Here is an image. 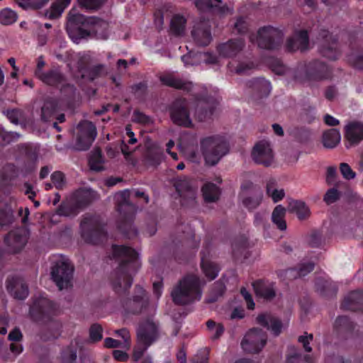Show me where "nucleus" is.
Instances as JSON below:
<instances>
[{
    "mask_svg": "<svg viewBox=\"0 0 363 363\" xmlns=\"http://www.w3.org/2000/svg\"><path fill=\"white\" fill-rule=\"evenodd\" d=\"M77 360V352L75 350L67 348L62 352V363H75Z\"/></svg>",
    "mask_w": 363,
    "mask_h": 363,
    "instance_id": "nucleus-42",
    "label": "nucleus"
},
{
    "mask_svg": "<svg viewBox=\"0 0 363 363\" xmlns=\"http://www.w3.org/2000/svg\"><path fill=\"white\" fill-rule=\"evenodd\" d=\"M175 187L180 196L194 199L196 194L195 189L190 184V181L184 177L177 180Z\"/></svg>",
    "mask_w": 363,
    "mask_h": 363,
    "instance_id": "nucleus-26",
    "label": "nucleus"
},
{
    "mask_svg": "<svg viewBox=\"0 0 363 363\" xmlns=\"http://www.w3.org/2000/svg\"><path fill=\"white\" fill-rule=\"evenodd\" d=\"M104 73V67L102 65H97L82 71V77L89 80H94Z\"/></svg>",
    "mask_w": 363,
    "mask_h": 363,
    "instance_id": "nucleus-36",
    "label": "nucleus"
},
{
    "mask_svg": "<svg viewBox=\"0 0 363 363\" xmlns=\"http://www.w3.org/2000/svg\"><path fill=\"white\" fill-rule=\"evenodd\" d=\"M90 168L95 171L104 169V160L101 152L99 150H95L89 158Z\"/></svg>",
    "mask_w": 363,
    "mask_h": 363,
    "instance_id": "nucleus-34",
    "label": "nucleus"
},
{
    "mask_svg": "<svg viewBox=\"0 0 363 363\" xmlns=\"http://www.w3.org/2000/svg\"><path fill=\"white\" fill-rule=\"evenodd\" d=\"M240 200L249 210L256 208L262 201V192L252 183H247L241 186Z\"/></svg>",
    "mask_w": 363,
    "mask_h": 363,
    "instance_id": "nucleus-10",
    "label": "nucleus"
},
{
    "mask_svg": "<svg viewBox=\"0 0 363 363\" xmlns=\"http://www.w3.org/2000/svg\"><path fill=\"white\" fill-rule=\"evenodd\" d=\"M208 353L206 350H203L198 352L194 358V363H208Z\"/></svg>",
    "mask_w": 363,
    "mask_h": 363,
    "instance_id": "nucleus-53",
    "label": "nucleus"
},
{
    "mask_svg": "<svg viewBox=\"0 0 363 363\" xmlns=\"http://www.w3.org/2000/svg\"><path fill=\"white\" fill-rule=\"evenodd\" d=\"M177 359L181 363L186 362V354L184 349H180L177 353Z\"/></svg>",
    "mask_w": 363,
    "mask_h": 363,
    "instance_id": "nucleus-64",
    "label": "nucleus"
},
{
    "mask_svg": "<svg viewBox=\"0 0 363 363\" xmlns=\"http://www.w3.org/2000/svg\"><path fill=\"white\" fill-rule=\"evenodd\" d=\"M235 27L238 32H243L246 28L245 21L242 18H238L235 24Z\"/></svg>",
    "mask_w": 363,
    "mask_h": 363,
    "instance_id": "nucleus-63",
    "label": "nucleus"
},
{
    "mask_svg": "<svg viewBox=\"0 0 363 363\" xmlns=\"http://www.w3.org/2000/svg\"><path fill=\"white\" fill-rule=\"evenodd\" d=\"M254 67L252 63H242L238 67L235 69V72L239 74H242L247 72L248 70Z\"/></svg>",
    "mask_w": 363,
    "mask_h": 363,
    "instance_id": "nucleus-57",
    "label": "nucleus"
},
{
    "mask_svg": "<svg viewBox=\"0 0 363 363\" xmlns=\"http://www.w3.org/2000/svg\"><path fill=\"white\" fill-rule=\"evenodd\" d=\"M52 182L57 189H62L65 184L64 174L60 172H55L51 176Z\"/></svg>",
    "mask_w": 363,
    "mask_h": 363,
    "instance_id": "nucleus-47",
    "label": "nucleus"
},
{
    "mask_svg": "<svg viewBox=\"0 0 363 363\" xmlns=\"http://www.w3.org/2000/svg\"><path fill=\"white\" fill-rule=\"evenodd\" d=\"M362 299V293L361 291H353L345 298L343 306L351 310H355L357 308L354 305L356 303H359Z\"/></svg>",
    "mask_w": 363,
    "mask_h": 363,
    "instance_id": "nucleus-35",
    "label": "nucleus"
},
{
    "mask_svg": "<svg viewBox=\"0 0 363 363\" xmlns=\"http://www.w3.org/2000/svg\"><path fill=\"white\" fill-rule=\"evenodd\" d=\"M17 14L10 9H4L0 11V23L10 25L16 22Z\"/></svg>",
    "mask_w": 363,
    "mask_h": 363,
    "instance_id": "nucleus-37",
    "label": "nucleus"
},
{
    "mask_svg": "<svg viewBox=\"0 0 363 363\" xmlns=\"http://www.w3.org/2000/svg\"><path fill=\"white\" fill-rule=\"evenodd\" d=\"M186 19L179 14L174 15L171 21V28L173 32L180 35L183 34L185 28Z\"/></svg>",
    "mask_w": 363,
    "mask_h": 363,
    "instance_id": "nucleus-33",
    "label": "nucleus"
},
{
    "mask_svg": "<svg viewBox=\"0 0 363 363\" xmlns=\"http://www.w3.org/2000/svg\"><path fill=\"white\" fill-rule=\"evenodd\" d=\"M313 269V264L312 263H308L303 267L299 269L298 275L299 277L305 276L308 272L312 271Z\"/></svg>",
    "mask_w": 363,
    "mask_h": 363,
    "instance_id": "nucleus-61",
    "label": "nucleus"
},
{
    "mask_svg": "<svg viewBox=\"0 0 363 363\" xmlns=\"http://www.w3.org/2000/svg\"><path fill=\"white\" fill-rule=\"evenodd\" d=\"M81 6L87 9H95L99 7L102 3V0H78Z\"/></svg>",
    "mask_w": 363,
    "mask_h": 363,
    "instance_id": "nucleus-50",
    "label": "nucleus"
},
{
    "mask_svg": "<svg viewBox=\"0 0 363 363\" xmlns=\"http://www.w3.org/2000/svg\"><path fill=\"white\" fill-rule=\"evenodd\" d=\"M21 337L22 334L17 328L13 330L9 335V339L11 341H18Z\"/></svg>",
    "mask_w": 363,
    "mask_h": 363,
    "instance_id": "nucleus-59",
    "label": "nucleus"
},
{
    "mask_svg": "<svg viewBox=\"0 0 363 363\" xmlns=\"http://www.w3.org/2000/svg\"><path fill=\"white\" fill-rule=\"evenodd\" d=\"M285 213L286 209L281 205H278L274 209L272 215V222L281 230L286 229V223L284 220Z\"/></svg>",
    "mask_w": 363,
    "mask_h": 363,
    "instance_id": "nucleus-30",
    "label": "nucleus"
},
{
    "mask_svg": "<svg viewBox=\"0 0 363 363\" xmlns=\"http://www.w3.org/2000/svg\"><path fill=\"white\" fill-rule=\"evenodd\" d=\"M267 340L266 333L260 329L253 328L246 333L240 345L246 353L259 352L265 346Z\"/></svg>",
    "mask_w": 363,
    "mask_h": 363,
    "instance_id": "nucleus-6",
    "label": "nucleus"
},
{
    "mask_svg": "<svg viewBox=\"0 0 363 363\" xmlns=\"http://www.w3.org/2000/svg\"><path fill=\"white\" fill-rule=\"evenodd\" d=\"M340 140L341 135L335 128L324 131L322 135V143L326 148H334L340 143Z\"/></svg>",
    "mask_w": 363,
    "mask_h": 363,
    "instance_id": "nucleus-25",
    "label": "nucleus"
},
{
    "mask_svg": "<svg viewBox=\"0 0 363 363\" xmlns=\"http://www.w3.org/2000/svg\"><path fill=\"white\" fill-rule=\"evenodd\" d=\"M128 351V350H116L113 352V356L114 359L117 361L126 362L129 358V355L127 352Z\"/></svg>",
    "mask_w": 363,
    "mask_h": 363,
    "instance_id": "nucleus-52",
    "label": "nucleus"
},
{
    "mask_svg": "<svg viewBox=\"0 0 363 363\" xmlns=\"http://www.w3.org/2000/svg\"><path fill=\"white\" fill-rule=\"evenodd\" d=\"M133 305L135 307L134 312L138 313L142 311H145L149 306L148 298L145 293V291L141 287L137 288V295H135L133 300Z\"/></svg>",
    "mask_w": 363,
    "mask_h": 363,
    "instance_id": "nucleus-28",
    "label": "nucleus"
},
{
    "mask_svg": "<svg viewBox=\"0 0 363 363\" xmlns=\"http://www.w3.org/2000/svg\"><path fill=\"white\" fill-rule=\"evenodd\" d=\"M67 6L57 0V3L53 4L47 12V16L50 18H58L62 13Z\"/></svg>",
    "mask_w": 363,
    "mask_h": 363,
    "instance_id": "nucleus-40",
    "label": "nucleus"
},
{
    "mask_svg": "<svg viewBox=\"0 0 363 363\" xmlns=\"http://www.w3.org/2000/svg\"><path fill=\"white\" fill-rule=\"evenodd\" d=\"M159 337V329L157 325L152 320L140 324L137 330V345L133 350V359L138 361L144 354L145 351Z\"/></svg>",
    "mask_w": 363,
    "mask_h": 363,
    "instance_id": "nucleus-5",
    "label": "nucleus"
},
{
    "mask_svg": "<svg viewBox=\"0 0 363 363\" xmlns=\"http://www.w3.org/2000/svg\"><path fill=\"white\" fill-rule=\"evenodd\" d=\"M162 82L168 86H174L177 89H186V85L179 79H174L172 77H164L161 79Z\"/></svg>",
    "mask_w": 363,
    "mask_h": 363,
    "instance_id": "nucleus-44",
    "label": "nucleus"
},
{
    "mask_svg": "<svg viewBox=\"0 0 363 363\" xmlns=\"http://www.w3.org/2000/svg\"><path fill=\"white\" fill-rule=\"evenodd\" d=\"M116 334L122 340H115L107 337L104 340L105 346L109 348H121L123 350H129L130 348V334L126 329L116 330Z\"/></svg>",
    "mask_w": 363,
    "mask_h": 363,
    "instance_id": "nucleus-16",
    "label": "nucleus"
},
{
    "mask_svg": "<svg viewBox=\"0 0 363 363\" xmlns=\"http://www.w3.org/2000/svg\"><path fill=\"white\" fill-rule=\"evenodd\" d=\"M267 194L272 198L274 203L281 201L285 196L283 189L277 187V182L274 179H270L267 184Z\"/></svg>",
    "mask_w": 363,
    "mask_h": 363,
    "instance_id": "nucleus-29",
    "label": "nucleus"
},
{
    "mask_svg": "<svg viewBox=\"0 0 363 363\" xmlns=\"http://www.w3.org/2000/svg\"><path fill=\"white\" fill-rule=\"evenodd\" d=\"M102 337V328L99 325H94L90 328V339L93 342L99 341Z\"/></svg>",
    "mask_w": 363,
    "mask_h": 363,
    "instance_id": "nucleus-49",
    "label": "nucleus"
},
{
    "mask_svg": "<svg viewBox=\"0 0 363 363\" xmlns=\"http://www.w3.org/2000/svg\"><path fill=\"white\" fill-rule=\"evenodd\" d=\"M281 38V33L271 26L264 27L259 30L256 38L251 37L252 42H255L259 47L264 49H272L279 42Z\"/></svg>",
    "mask_w": 363,
    "mask_h": 363,
    "instance_id": "nucleus-9",
    "label": "nucleus"
},
{
    "mask_svg": "<svg viewBox=\"0 0 363 363\" xmlns=\"http://www.w3.org/2000/svg\"><path fill=\"white\" fill-rule=\"evenodd\" d=\"M77 26L83 36L96 35L99 38L106 39L108 34L105 32L108 24L100 19L94 17H85L72 9L68 14L67 28Z\"/></svg>",
    "mask_w": 363,
    "mask_h": 363,
    "instance_id": "nucleus-3",
    "label": "nucleus"
},
{
    "mask_svg": "<svg viewBox=\"0 0 363 363\" xmlns=\"http://www.w3.org/2000/svg\"><path fill=\"white\" fill-rule=\"evenodd\" d=\"M244 42L242 39H235L221 44L218 48L220 57H233L236 56L243 48Z\"/></svg>",
    "mask_w": 363,
    "mask_h": 363,
    "instance_id": "nucleus-15",
    "label": "nucleus"
},
{
    "mask_svg": "<svg viewBox=\"0 0 363 363\" xmlns=\"http://www.w3.org/2000/svg\"><path fill=\"white\" fill-rule=\"evenodd\" d=\"M202 192L204 200L207 202L216 201L220 194L218 187L212 183H206L202 188Z\"/></svg>",
    "mask_w": 363,
    "mask_h": 363,
    "instance_id": "nucleus-31",
    "label": "nucleus"
},
{
    "mask_svg": "<svg viewBox=\"0 0 363 363\" xmlns=\"http://www.w3.org/2000/svg\"><path fill=\"white\" fill-rule=\"evenodd\" d=\"M188 107V103L184 100L174 104L171 110V118L174 123L184 127L191 126V120L187 111Z\"/></svg>",
    "mask_w": 363,
    "mask_h": 363,
    "instance_id": "nucleus-13",
    "label": "nucleus"
},
{
    "mask_svg": "<svg viewBox=\"0 0 363 363\" xmlns=\"http://www.w3.org/2000/svg\"><path fill=\"white\" fill-rule=\"evenodd\" d=\"M182 59L185 66L197 65L201 62L213 64L218 61L217 57L208 52H199L196 54L189 52L182 56Z\"/></svg>",
    "mask_w": 363,
    "mask_h": 363,
    "instance_id": "nucleus-17",
    "label": "nucleus"
},
{
    "mask_svg": "<svg viewBox=\"0 0 363 363\" xmlns=\"http://www.w3.org/2000/svg\"><path fill=\"white\" fill-rule=\"evenodd\" d=\"M180 152L185 158L193 162H199L203 157L206 164L214 165L228 152V144L223 136L206 137L201 141L199 147L191 142L179 145Z\"/></svg>",
    "mask_w": 363,
    "mask_h": 363,
    "instance_id": "nucleus-1",
    "label": "nucleus"
},
{
    "mask_svg": "<svg viewBox=\"0 0 363 363\" xmlns=\"http://www.w3.org/2000/svg\"><path fill=\"white\" fill-rule=\"evenodd\" d=\"M130 197V192L128 190H125L123 191H121L116 194L115 199L116 202L118 203L120 209L123 207V206L128 204V199Z\"/></svg>",
    "mask_w": 363,
    "mask_h": 363,
    "instance_id": "nucleus-46",
    "label": "nucleus"
},
{
    "mask_svg": "<svg viewBox=\"0 0 363 363\" xmlns=\"http://www.w3.org/2000/svg\"><path fill=\"white\" fill-rule=\"evenodd\" d=\"M289 210L295 213L299 220H306L311 216L309 207L302 201H292L290 202Z\"/></svg>",
    "mask_w": 363,
    "mask_h": 363,
    "instance_id": "nucleus-27",
    "label": "nucleus"
},
{
    "mask_svg": "<svg viewBox=\"0 0 363 363\" xmlns=\"http://www.w3.org/2000/svg\"><path fill=\"white\" fill-rule=\"evenodd\" d=\"M340 170L342 177L347 180L353 179L356 177V173L351 169L347 163H341Z\"/></svg>",
    "mask_w": 363,
    "mask_h": 363,
    "instance_id": "nucleus-43",
    "label": "nucleus"
},
{
    "mask_svg": "<svg viewBox=\"0 0 363 363\" xmlns=\"http://www.w3.org/2000/svg\"><path fill=\"white\" fill-rule=\"evenodd\" d=\"M52 303L46 298H41L38 302L35 303L32 310L40 309L42 312H47V308H51Z\"/></svg>",
    "mask_w": 363,
    "mask_h": 363,
    "instance_id": "nucleus-48",
    "label": "nucleus"
},
{
    "mask_svg": "<svg viewBox=\"0 0 363 363\" xmlns=\"http://www.w3.org/2000/svg\"><path fill=\"white\" fill-rule=\"evenodd\" d=\"M313 340V335L311 334L301 336L298 338V341L302 343L303 347L307 352L311 351V347L309 346L311 342Z\"/></svg>",
    "mask_w": 363,
    "mask_h": 363,
    "instance_id": "nucleus-54",
    "label": "nucleus"
},
{
    "mask_svg": "<svg viewBox=\"0 0 363 363\" xmlns=\"http://www.w3.org/2000/svg\"><path fill=\"white\" fill-rule=\"evenodd\" d=\"M252 157L256 163L271 165L274 162V153L269 143L265 140L257 142L252 150Z\"/></svg>",
    "mask_w": 363,
    "mask_h": 363,
    "instance_id": "nucleus-12",
    "label": "nucleus"
},
{
    "mask_svg": "<svg viewBox=\"0 0 363 363\" xmlns=\"http://www.w3.org/2000/svg\"><path fill=\"white\" fill-rule=\"evenodd\" d=\"M339 197V192L335 189H329L324 196V201L328 203H334Z\"/></svg>",
    "mask_w": 363,
    "mask_h": 363,
    "instance_id": "nucleus-51",
    "label": "nucleus"
},
{
    "mask_svg": "<svg viewBox=\"0 0 363 363\" xmlns=\"http://www.w3.org/2000/svg\"><path fill=\"white\" fill-rule=\"evenodd\" d=\"M220 1V0H196V6L200 10H206L218 7Z\"/></svg>",
    "mask_w": 363,
    "mask_h": 363,
    "instance_id": "nucleus-41",
    "label": "nucleus"
},
{
    "mask_svg": "<svg viewBox=\"0 0 363 363\" xmlns=\"http://www.w3.org/2000/svg\"><path fill=\"white\" fill-rule=\"evenodd\" d=\"M345 136L352 143L363 138V125L359 123H350L345 126Z\"/></svg>",
    "mask_w": 363,
    "mask_h": 363,
    "instance_id": "nucleus-24",
    "label": "nucleus"
},
{
    "mask_svg": "<svg viewBox=\"0 0 363 363\" xmlns=\"http://www.w3.org/2000/svg\"><path fill=\"white\" fill-rule=\"evenodd\" d=\"M7 244L16 252L21 249L27 242V233L25 229L20 228L11 231L6 238Z\"/></svg>",
    "mask_w": 363,
    "mask_h": 363,
    "instance_id": "nucleus-18",
    "label": "nucleus"
},
{
    "mask_svg": "<svg viewBox=\"0 0 363 363\" xmlns=\"http://www.w3.org/2000/svg\"><path fill=\"white\" fill-rule=\"evenodd\" d=\"M206 325L212 339H218L223 335L224 328L220 323H216L213 320H208Z\"/></svg>",
    "mask_w": 363,
    "mask_h": 363,
    "instance_id": "nucleus-39",
    "label": "nucleus"
},
{
    "mask_svg": "<svg viewBox=\"0 0 363 363\" xmlns=\"http://www.w3.org/2000/svg\"><path fill=\"white\" fill-rule=\"evenodd\" d=\"M257 321L261 325L271 330L272 334L275 336L279 335L283 328V325L279 320L268 314H261L258 315Z\"/></svg>",
    "mask_w": 363,
    "mask_h": 363,
    "instance_id": "nucleus-20",
    "label": "nucleus"
},
{
    "mask_svg": "<svg viewBox=\"0 0 363 363\" xmlns=\"http://www.w3.org/2000/svg\"><path fill=\"white\" fill-rule=\"evenodd\" d=\"M6 116L11 123H18L21 113L17 110H11L7 111Z\"/></svg>",
    "mask_w": 363,
    "mask_h": 363,
    "instance_id": "nucleus-56",
    "label": "nucleus"
},
{
    "mask_svg": "<svg viewBox=\"0 0 363 363\" xmlns=\"http://www.w3.org/2000/svg\"><path fill=\"white\" fill-rule=\"evenodd\" d=\"M201 267L205 275L210 279H214L218 273V267L211 261L206 259L204 256L201 258Z\"/></svg>",
    "mask_w": 363,
    "mask_h": 363,
    "instance_id": "nucleus-32",
    "label": "nucleus"
},
{
    "mask_svg": "<svg viewBox=\"0 0 363 363\" xmlns=\"http://www.w3.org/2000/svg\"><path fill=\"white\" fill-rule=\"evenodd\" d=\"M45 62L43 59L40 57L38 59V68L35 72L36 76L42 80L43 82L50 84L55 85L58 84L62 80V76L57 71H52L48 73H43L41 72V69L44 66Z\"/></svg>",
    "mask_w": 363,
    "mask_h": 363,
    "instance_id": "nucleus-22",
    "label": "nucleus"
},
{
    "mask_svg": "<svg viewBox=\"0 0 363 363\" xmlns=\"http://www.w3.org/2000/svg\"><path fill=\"white\" fill-rule=\"evenodd\" d=\"M80 228L82 238L88 242L97 244L101 238L106 236L97 220L92 217L84 218L81 223Z\"/></svg>",
    "mask_w": 363,
    "mask_h": 363,
    "instance_id": "nucleus-11",
    "label": "nucleus"
},
{
    "mask_svg": "<svg viewBox=\"0 0 363 363\" xmlns=\"http://www.w3.org/2000/svg\"><path fill=\"white\" fill-rule=\"evenodd\" d=\"M96 130L94 125L89 121L80 123L76 128L75 148L78 150L88 149L95 140Z\"/></svg>",
    "mask_w": 363,
    "mask_h": 363,
    "instance_id": "nucleus-8",
    "label": "nucleus"
},
{
    "mask_svg": "<svg viewBox=\"0 0 363 363\" xmlns=\"http://www.w3.org/2000/svg\"><path fill=\"white\" fill-rule=\"evenodd\" d=\"M191 34L195 43L200 46L208 45L212 40L209 26L206 22L196 23Z\"/></svg>",
    "mask_w": 363,
    "mask_h": 363,
    "instance_id": "nucleus-14",
    "label": "nucleus"
},
{
    "mask_svg": "<svg viewBox=\"0 0 363 363\" xmlns=\"http://www.w3.org/2000/svg\"><path fill=\"white\" fill-rule=\"evenodd\" d=\"M200 281L194 275L184 277L172 292L176 304L184 305L200 299Z\"/></svg>",
    "mask_w": 363,
    "mask_h": 363,
    "instance_id": "nucleus-4",
    "label": "nucleus"
},
{
    "mask_svg": "<svg viewBox=\"0 0 363 363\" xmlns=\"http://www.w3.org/2000/svg\"><path fill=\"white\" fill-rule=\"evenodd\" d=\"M73 273V266L65 259L58 260L53 267L51 276L58 288L62 290L70 286Z\"/></svg>",
    "mask_w": 363,
    "mask_h": 363,
    "instance_id": "nucleus-7",
    "label": "nucleus"
},
{
    "mask_svg": "<svg viewBox=\"0 0 363 363\" xmlns=\"http://www.w3.org/2000/svg\"><path fill=\"white\" fill-rule=\"evenodd\" d=\"M308 37L306 30L296 32L287 43V47L291 51L296 50H304L308 48Z\"/></svg>",
    "mask_w": 363,
    "mask_h": 363,
    "instance_id": "nucleus-21",
    "label": "nucleus"
},
{
    "mask_svg": "<svg viewBox=\"0 0 363 363\" xmlns=\"http://www.w3.org/2000/svg\"><path fill=\"white\" fill-rule=\"evenodd\" d=\"M18 5L25 9H38L48 4L49 0H16Z\"/></svg>",
    "mask_w": 363,
    "mask_h": 363,
    "instance_id": "nucleus-38",
    "label": "nucleus"
},
{
    "mask_svg": "<svg viewBox=\"0 0 363 363\" xmlns=\"http://www.w3.org/2000/svg\"><path fill=\"white\" fill-rule=\"evenodd\" d=\"M256 295L264 299H271L275 295L274 284L264 281H257L253 284Z\"/></svg>",
    "mask_w": 363,
    "mask_h": 363,
    "instance_id": "nucleus-23",
    "label": "nucleus"
},
{
    "mask_svg": "<svg viewBox=\"0 0 363 363\" xmlns=\"http://www.w3.org/2000/svg\"><path fill=\"white\" fill-rule=\"evenodd\" d=\"M125 135L128 138V143L129 144H135L137 142V139L135 137L134 133L131 130L130 126L125 128Z\"/></svg>",
    "mask_w": 363,
    "mask_h": 363,
    "instance_id": "nucleus-60",
    "label": "nucleus"
},
{
    "mask_svg": "<svg viewBox=\"0 0 363 363\" xmlns=\"http://www.w3.org/2000/svg\"><path fill=\"white\" fill-rule=\"evenodd\" d=\"M241 294L245 300L246 301L247 308L249 309L253 310L255 308V303L252 298L251 295L245 289H241Z\"/></svg>",
    "mask_w": 363,
    "mask_h": 363,
    "instance_id": "nucleus-55",
    "label": "nucleus"
},
{
    "mask_svg": "<svg viewBox=\"0 0 363 363\" xmlns=\"http://www.w3.org/2000/svg\"><path fill=\"white\" fill-rule=\"evenodd\" d=\"M153 291L157 298H159L162 293V282H154L153 283Z\"/></svg>",
    "mask_w": 363,
    "mask_h": 363,
    "instance_id": "nucleus-62",
    "label": "nucleus"
},
{
    "mask_svg": "<svg viewBox=\"0 0 363 363\" xmlns=\"http://www.w3.org/2000/svg\"><path fill=\"white\" fill-rule=\"evenodd\" d=\"M6 287L9 292L16 298L24 299L28 296V287L19 279L12 278L8 280Z\"/></svg>",
    "mask_w": 363,
    "mask_h": 363,
    "instance_id": "nucleus-19",
    "label": "nucleus"
},
{
    "mask_svg": "<svg viewBox=\"0 0 363 363\" xmlns=\"http://www.w3.org/2000/svg\"><path fill=\"white\" fill-rule=\"evenodd\" d=\"M324 122L329 126H335L340 123L337 119L328 114L324 116Z\"/></svg>",
    "mask_w": 363,
    "mask_h": 363,
    "instance_id": "nucleus-58",
    "label": "nucleus"
},
{
    "mask_svg": "<svg viewBox=\"0 0 363 363\" xmlns=\"http://www.w3.org/2000/svg\"><path fill=\"white\" fill-rule=\"evenodd\" d=\"M113 256L121 260L120 265L112 277V285L116 292L125 290L132 284L131 276L140 266L138 253L130 247H113Z\"/></svg>",
    "mask_w": 363,
    "mask_h": 363,
    "instance_id": "nucleus-2",
    "label": "nucleus"
},
{
    "mask_svg": "<svg viewBox=\"0 0 363 363\" xmlns=\"http://www.w3.org/2000/svg\"><path fill=\"white\" fill-rule=\"evenodd\" d=\"M148 160L152 164H158L162 157V150L157 147L150 151L147 155Z\"/></svg>",
    "mask_w": 363,
    "mask_h": 363,
    "instance_id": "nucleus-45",
    "label": "nucleus"
}]
</instances>
